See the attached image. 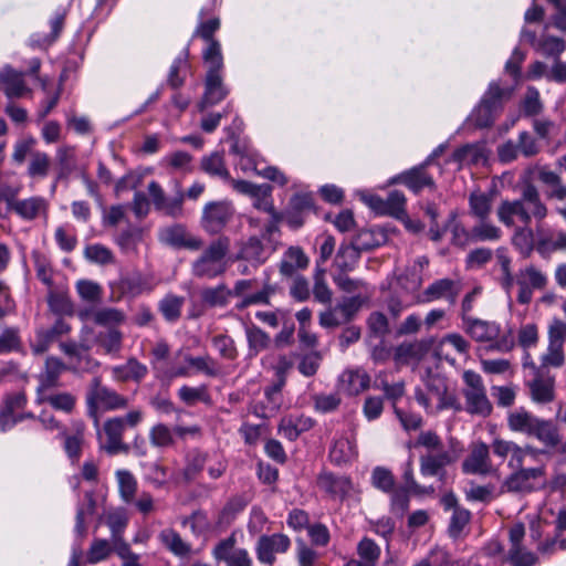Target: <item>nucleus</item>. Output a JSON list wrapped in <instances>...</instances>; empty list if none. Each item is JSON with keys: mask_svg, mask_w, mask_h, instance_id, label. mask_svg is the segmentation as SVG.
<instances>
[{"mask_svg": "<svg viewBox=\"0 0 566 566\" xmlns=\"http://www.w3.org/2000/svg\"><path fill=\"white\" fill-rule=\"evenodd\" d=\"M56 158L59 161V171L55 179V182L52 186V190L55 189L56 182L69 176L74 166V148L71 146L60 147L56 151Z\"/></svg>", "mask_w": 566, "mask_h": 566, "instance_id": "53", "label": "nucleus"}, {"mask_svg": "<svg viewBox=\"0 0 566 566\" xmlns=\"http://www.w3.org/2000/svg\"><path fill=\"white\" fill-rule=\"evenodd\" d=\"M86 426L82 420L72 421V432L62 431L64 441V451L73 463L77 462L82 455L85 443Z\"/></svg>", "mask_w": 566, "mask_h": 566, "instance_id": "24", "label": "nucleus"}, {"mask_svg": "<svg viewBox=\"0 0 566 566\" xmlns=\"http://www.w3.org/2000/svg\"><path fill=\"white\" fill-rule=\"evenodd\" d=\"M234 216V208L229 201L208 202L202 210L201 227L209 234L220 233Z\"/></svg>", "mask_w": 566, "mask_h": 566, "instance_id": "14", "label": "nucleus"}, {"mask_svg": "<svg viewBox=\"0 0 566 566\" xmlns=\"http://www.w3.org/2000/svg\"><path fill=\"white\" fill-rule=\"evenodd\" d=\"M512 243L515 249L524 256L527 258L534 250L535 247V232L527 227H520L515 230L512 237Z\"/></svg>", "mask_w": 566, "mask_h": 566, "instance_id": "42", "label": "nucleus"}, {"mask_svg": "<svg viewBox=\"0 0 566 566\" xmlns=\"http://www.w3.org/2000/svg\"><path fill=\"white\" fill-rule=\"evenodd\" d=\"M520 201L527 213L528 223L531 224L534 219L537 223V233H539V223L548 214V208L542 200L539 191L533 184L527 182L521 190Z\"/></svg>", "mask_w": 566, "mask_h": 566, "instance_id": "17", "label": "nucleus"}, {"mask_svg": "<svg viewBox=\"0 0 566 566\" xmlns=\"http://www.w3.org/2000/svg\"><path fill=\"white\" fill-rule=\"evenodd\" d=\"M469 213L479 221L488 220L492 213L494 193L492 191H481L480 189L470 192Z\"/></svg>", "mask_w": 566, "mask_h": 566, "instance_id": "27", "label": "nucleus"}, {"mask_svg": "<svg viewBox=\"0 0 566 566\" xmlns=\"http://www.w3.org/2000/svg\"><path fill=\"white\" fill-rule=\"evenodd\" d=\"M184 301V297L177 295H166L159 304V310L164 317L169 322L178 319L181 313Z\"/></svg>", "mask_w": 566, "mask_h": 566, "instance_id": "59", "label": "nucleus"}, {"mask_svg": "<svg viewBox=\"0 0 566 566\" xmlns=\"http://www.w3.org/2000/svg\"><path fill=\"white\" fill-rule=\"evenodd\" d=\"M463 328L473 340L485 344L490 349L506 353L515 345L512 332L502 331L495 322L470 318L464 322Z\"/></svg>", "mask_w": 566, "mask_h": 566, "instance_id": "4", "label": "nucleus"}, {"mask_svg": "<svg viewBox=\"0 0 566 566\" xmlns=\"http://www.w3.org/2000/svg\"><path fill=\"white\" fill-rule=\"evenodd\" d=\"M88 416L94 419L95 427L98 428V409L114 411L125 409L128 406V399L117 391L103 386L98 377L92 380L91 388L86 396Z\"/></svg>", "mask_w": 566, "mask_h": 566, "instance_id": "6", "label": "nucleus"}, {"mask_svg": "<svg viewBox=\"0 0 566 566\" xmlns=\"http://www.w3.org/2000/svg\"><path fill=\"white\" fill-rule=\"evenodd\" d=\"M82 321H93L95 324L108 329L116 328L126 321V315L118 308L101 307L96 310H82L78 312Z\"/></svg>", "mask_w": 566, "mask_h": 566, "instance_id": "21", "label": "nucleus"}, {"mask_svg": "<svg viewBox=\"0 0 566 566\" xmlns=\"http://www.w3.org/2000/svg\"><path fill=\"white\" fill-rule=\"evenodd\" d=\"M342 388L348 395H358L369 387L370 378L361 369L345 370L339 378Z\"/></svg>", "mask_w": 566, "mask_h": 566, "instance_id": "35", "label": "nucleus"}, {"mask_svg": "<svg viewBox=\"0 0 566 566\" xmlns=\"http://www.w3.org/2000/svg\"><path fill=\"white\" fill-rule=\"evenodd\" d=\"M51 168V158L46 153L34 151L28 164V176L32 179L45 178Z\"/></svg>", "mask_w": 566, "mask_h": 566, "instance_id": "43", "label": "nucleus"}, {"mask_svg": "<svg viewBox=\"0 0 566 566\" xmlns=\"http://www.w3.org/2000/svg\"><path fill=\"white\" fill-rule=\"evenodd\" d=\"M357 554L360 557L358 562L361 566H376L380 548L373 539L365 537L357 545Z\"/></svg>", "mask_w": 566, "mask_h": 566, "instance_id": "52", "label": "nucleus"}, {"mask_svg": "<svg viewBox=\"0 0 566 566\" xmlns=\"http://www.w3.org/2000/svg\"><path fill=\"white\" fill-rule=\"evenodd\" d=\"M219 28L220 20L218 18H213L201 22L193 33V36H199L207 43L206 49L202 51L203 62H206L207 54L212 51H216V54L218 53V59L223 60L221 44L213 38ZM214 59L217 60V56Z\"/></svg>", "mask_w": 566, "mask_h": 566, "instance_id": "29", "label": "nucleus"}, {"mask_svg": "<svg viewBox=\"0 0 566 566\" xmlns=\"http://www.w3.org/2000/svg\"><path fill=\"white\" fill-rule=\"evenodd\" d=\"M114 552V544L105 538H95L92 541L87 552L86 562L97 564L107 559Z\"/></svg>", "mask_w": 566, "mask_h": 566, "instance_id": "48", "label": "nucleus"}, {"mask_svg": "<svg viewBox=\"0 0 566 566\" xmlns=\"http://www.w3.org/2000/svg\"><path fill=\"white\" fill-rule=\"evenodd\" d=\"M290 544V538L284 534L263 535L256 544L258 559L263 564L272 565L275 562V554L285 553Z\"/></svg>", "mask_w": 566, "mask_h": 566, "instance_id": "18", "label": "nucleus"}, {"mask_svg": "<svg viewBox=\"0 0 566 566\" xmlns=\"http://www.w3.org/2000/svg\"><path fill=\"white\" fill-rule=\"evenodd\" d=\"M325 269L322 266H316L315 273H314V287H313V294L317 302L322 304H328L332 301V291L328 287L326 281H325Z\"/></svg>", "mask_w": 566, "mask_h": 566, "instance_id": "55", "label": "nucleus"}, {"mask_svg": "<svg viewBox=\"0 0 566 566\" xmlns=\"http://www.w3.org/2000/svg\"><path fill=\"white\" fill-rule=\"evenodd\" d=\"M8 209L24 222L44 221L50 216V200L40 195L17 198L13 195L4 196Z\"/></svg>", "mask_w": 566, "mask_h": 566, "instance_id": "8", "label": "nucleus"}, {"mask_svg": "<svg viewBox=\"0 0 566 566\" xmlns=\"http://www.w3.org/2000/svg\"><path fill=\"white\" fill-rule=\"evenodd\" d=\"M564 346L548 343L547 350L542 356V364L538 368H542V370L548 367L558 368L564 365Z\"/></svg>", "mask_w": 566, "mask_h": 566, "instance_id": "62", "label": "nucleus"}, {"mask_svg": "<svg viewBox=\"0 0 566 566\" xmlns=\"http://www.w3.org/2000/svg\"><path fill=\"white\" fill-rule=\"evenodd\" d=\"M360 258V251L354 244L342 245L334 260L338 272H350L355 269Z\"/></svg>", "mask_w": 566, "mask_h": 566, "instance_id": "40", "label": "nucleus"}, {"mask_svg": "<svg viewBox=\"0 0 566 566\" xmlns=\"http://www.w3.org/2000/svg\"><path fill=\"white\" fill-rule=\"evenodd\" d=\"M159 237L161 242L178 249L184 248L197 251L203 245V241L200 238L190 234L181 224L163 229Z\"/></svg>", "mask_w": 566, "mask_h": 566, "instance_id": "19", "label": "nucleus"}, {"mask_svg": "<svg viewBox=\"0 0 566 566\" xmlns=\"http://www.w3.org/2000/svg\"><path fill=\"white\" fill-rule=\"evenodd\" d=\"M416 447H422L427 453L420 457V472L423 476H442L446 467L457 462L462 454L458 441L450 440L444 448L441 438L431 430L422 431L416 440Z\"/></svg>", "mask_w": 566, "mask_h": 566, "instance_id": "1", "label": "nucleus"}, {"mask_svg": "<svg viewBox=\"0 0 566 566\" xmlns=\"http://www.w3.org/2000/svg\"><path fill=\"white\" fill-rule=\"evenodd\" d=\"M429 163L430 158H428L423 164L401 172L394 179V182H400L405 185L415 193L420 192L426 187L433 189L436 186L434 180L426 171Z\"/></svg>", "mask_w": 566, "mask_h": 566, "instance_id": "20", "label": "nucleus"}, {"mask_svg": "<svg viewBox=\"0 0 566 566\" xmlns=\"http://www.w3.org/2000/svg\"><path fill=\"white\" fill-rule=\"evenodd\" d=\"M517 285H527L532 289L542 290L547 284L546 275L533 265H528L517 273L516 276Z\"/></svg>", "mask_w": 566, "mask_h": 566, "instance_id": "47", "label": "nucleus"}, {"mask_svg": "<svg viewBox=\"0 0 566 566\" xmlns=\"http://www.w3.org/2000/svg\"><path fill=\"white\" fill-rule=\"evenodd\" d=\"M144 418V413L139 409L128 411L123 417H113L107 419L103 424V431L106 437V442L103 444V449L108 454H116L120 451L126 450V446L123 443V433L125 428L137 427Z\"/></svg>", "mask_w": 566, "mask_h": 566, "instance_id": "10", "label": "nucleus"}, {"mask_svg": "<svg viewBox=\"0 0 566 566\" xmlns=\"http://www.w3.org/2000/svg\"><path fill=\"white\" fill-rule=\"evenodd\" d=\"M96 500L92 492L84 494V501L77 507L76 512V532L83 536L86 533V520L95 513Z\"/></svg>", "mask_w": 566, "mask_h": 566, "instance_id": "46", "label": "nucleus"}, {"mask_svg": "<svg viewBox=\"0 0 566 566\" xmlns=\"http://www.w3.org/2000/svg\"><path fill=\"white\" fill-rule=\"evenodd\" d=\"M464 387L462 389L465 399V410L471 415L488 417L492 412V403L488 398L482 377L473 371L463 373Z\"/></svg>", "mask_w": 566, "mask_h": 566, "instance_id": "11", "label": "nucleus"}, {"mask_svg": "<svg viewBox=\"0 0 566 566\" xmlns=\"http://www.w3.org/2000/svg\"><path fill=\"white\" fill-rule=\"evenodd\" d=\"M128 524V516L123 509H117L106 515V525L111 530L114 548L126 543L123 537L124 530Z\"/></svg>", "mask_w": 566, "mask_h": 566, "instance_id": "37", "label": "nucleus"}, {"mask_svg": "<svg viewBox=\"0 0 566 566\" xmlns=\"http://www.w3.org/2000/svg\"><path fill=\"white\" fill-rule=\"evenodd\" d=\"M452 158L460 165H478L488 159V150L483 143L464 145L454 150Z\"/></svg>", "mask_w": 566, "mask_h": 566, "instance_id": "34", "label": "nucleus"}, {"mask_svg": "<svg viewBox=\"0 0 566 566\" xmlns=\"http://www.w3.org/2000/svg\"><path fill=\"white\" fill-rule=\"evenodd\" d=\"M230 240L220 237L212 241L203 253L193 262L192 272L198 277L212 279L226 271L224 258L229 252Z\"/></svg>", "mask_w": 566, "mask_h": 566, "instance_id": "7", "label": "nucleus"}, {"mask_svg": "<svg viewBox=\"0 0 566 566\" xmlns=\"http://www.w3.org/2000/svg\"><path fill=\"white\" fill-rule=\"evenodd\" d=\"M85 258L97 264H111L114 262V255L112 251L102 244H91L84 250Z\"/></svg>", "mask_w": 566, "mask_h": 566, "instance_id": "63", "label": "nucleus"}, {"mask_svg": "<svg viewBox=\"0 0 566 566\" xmlns=\"http://www.w3.org/2000/svg\"><path fill=\"white\" fill-rule=\"evenodd\" d=\"M212 556L218 562H224L227 566H252L248 551L237 547L235 533L218 542L212 549Z\"/></svg>", "mask_w": 566, "mask_h": 566, "instance_id": "16", "label": "nucleus"}, {"mask_svg": "<svg viewBox=\"0 0 566 566\" xmlns=\"http://www.w3.org/2000/svg\"><path fill=\"white\" fill-rule=\"evenodd\" d=\"M317 486L331 497L344 500L353 490V483L347 476H337L331 472H322L317 478Z\"/></svg>", "mask_w": 566, "mask_h": 566, "instance_id": "23", "label": "nucleus"}, {"mask_svg": "<svg viewBox=\"0 0 566 566\" xmlns=\"http://www.w3.org/2000/svg\"><path fill=\"white\" fill-rule=\"evenodd\" d=\"M71 326L63 319H57L50 328L36 331L35 338L31 344V349L35 355L45 353L51 344L59 337L69 334Z\"/></svg>", "mask_w": 566, "mask_h": 566, "instance_id": "22", "label": "nucleus"}, {"mask_svg": "<svg viewBox=\"0 0 566 566\" xmlns=\"http://www.w3.org/2000/svg\"><path fill=\"white\" fill-rule=\"evenodd\" d=\"M496 214L499 220L506 227L515 226L516 219L523 224L522 227L530 226L527 213L520 198L515 200H503L497 207Z\"/></svg>", "mask_w": 566, "mask_h": 566, "instance_id": "30", "label": "nucleus"}, {"mask_svg": "<svg viewBox=\"0 0 566 566\" xmlns=\"http://www.w3.org/2000/svg\"><path fill=\"white\" fill-rule=\"evenodd\" d=\"M507 428L512 432L534 437L547 447H556L560 442L558 430L551 421L537 418L524 408L507 415Z\"/></svg>", "mask_w": 566, "mask_h": 566, "instance_id": "3", "label": "nucleus"}, {"mask_svg": "<svg viewBox=\"0 0 566 566\" xmlns=\"http://www.w3.org/2000/svg\"><path fill=\"white\" fill-rule=\"evenodd\" d=\"M491 450L502 462L506 461L511 470L523 465L527 457L535 458L543 452L530 444L521 446L513 440L503 438H494L491 442Z\"/></svg>", "mask_w": 566, "mask_h": 566, "instance_id": "12", "label": "nucleus"}, {"mask_svg": "<svg viewBox=\"0 0 566 566\" xmlns=\"http://www.w3.org/2000/svg\"><path fill=\"white\" fill-rule=\"evenodd\" d=\"M0 87L8 98H20L31 93L24 83L23 73L9 66L0 72Z\"/></svg>", "mask_w": 566, "mask_h": 566, "instance_id": "25", "label": "nucleus"}, {"mask_svg": "<svg viewBox=\"0 0 566 566\" xmlns=\"http://www.w3.org/2000/svg\"><path fill=\"white\" fill-rule=\"evenodd\" d=\"M245 336L250 356H256L260 352L270 346L271 337L269 334L255 325L247 326Z\"/></svg>", "mask_w": 566, "mask_h": 566, "instance_id": "41", "label": "nucleus"}, {"mask_svg": "<svg viewBox=\"0 0 566 566\" xmlns=\"http://www.w3.org/2000/svg\"><path fill=\"white\" fill-rule=\"evenodd\" d=\"M35 402L38 405L49 403L53 409L71 413L76 405V397L67 391L51 392L44 390L36 392Z\"/></svg>", "mask_w": 566, "mask_h": 566, "instance_id": "32", "label": "nucleus"}, {"mask_svg": "<svg viewBox=\"0 0 566 566\" xmlns=\"http://www.w3.org/2000/svg\"><path fill=\"white\" fill-rule=\"evenodd\" d=\"M66 369L64 363L54 356H49L45 359L44 368L38 376L39 386L36 392L51 390L59 385L60 375Z\"/></svg>", "mask_w": 566, "mask_h": 566, "instance_id": "28", "label": "nucleus"}, {"mask_svg": "<svg viewBox=\"0 0 566 566\" xmlns=\"http://www.w3.org/2000/svg\"><path fill=\"white\" fill-rule=\"evenodd\" d=\"M216 51L209 52L206 56L207 74L205 80V93L198 102L199 112L203 113L207 108L222 102L229 91L223 84L221 75L223 69V60L214 59ZM217 57H219L217 55Z\"/></svg>", "mask_w": 566, "mask_h": 566, "instance_id": "5", "label": "nucleus"}, {"mask_svg": "<svg viewBox=\"0 0 566 566\" xmlns=\"http://www.w3.org/2000/svg\"><path fill=\"white\" fill-rule=\"evenodd\" d=\"M386 239L385 232L380 229H365L355 235L352 244L361 252L380 247L386 242Z\"/></svg>", "mask_w": 566, "mask_h": 566, "instance_id": "38", "label": "nucleus"}, {"mask_svg": "<svg viewBox=\"0 0 566 566\" xmlns=\"http://www.w3.org/2000/svg\"><path fill=\"white\" fill-rule=\"evenodd\" d=\"M160 543L176 556H187L191 552V546L186 543L181 536L171 528L163 530L159 533Z\"/></svg>", "mask_w": 566, "mask_h": 566, "instance_id": "39", "label": "nucleus"}, {"mask_svg": "<svg viewBox=\"0 0 566 566\" xmlns=\"http://www.w3.org/2000/svg\"><path fill=\"white\" fill-rule=\"evenodd\" d=\"M76 291L80 297L88 303H99L103 296L102 286L91 280H80L76 282Z\"/></svg>", "mask_w": 566, "mask_h": 566, "instance_id": "57", "label": "nucleus"}, {"mask_svg": "<svg viewBox=\"0 0 566 566\" xmlns=\"http://www.w3.org/2000/svg\"><path fill=\"white\" fill-rule=\"evenodd\" d=\"M146 374L147 367L135 358H129L126 364L112 368L113 378L117 381H139Z\"/></svg>", "mask_w": 566, "mask_h": 566, "instance_id": "36", "label": "nucleus"}, {"mask_svg": "<svg viewBox=\"0 0 566 566\" xmlns=\"http://www.w3.org/2000/svg\"><path fill=\"white\" fill-rule=\"evenodd\" d=\"M201 168L205 172L222 179H230L229 171L224 165L221 154L213 153L201 160Z\"/></svg>", "mask_w": 566, "mask_h": 566, "instance_id": "51", "label": "nucleus"}, {"mask_svg": "<svg viewBox=\"0 0 566 566\" xmlns=\"http://www.w3.org/2000/svg\"><path fill=\"white\" fill-rule=\"evenodd\" d=\"M232 296L231 290L220 284L216 287H207L201 291L202 302L210 307H223L229 303Z\"/></svg>", "mask_w": 566, "mask_h": 566, "instance_id": "45", "label": "nucleus"}, {"mask_svg": "<svg viewBox=\"0 0 566 566\" xmlns=\"http://www.w3.org/2000/svg\"><path fill=\"white\" fill-rule=\"evenodd\" d=\"M473 240L475 241H496L502 237V231L495 224L488 222V220L480 221L472 227Z\"/></svg>", "mask_w": 566, "mask_h": 566, "instance_id": "61", "label": "nucleus"}, {"mask_svg": "<svg viewBox=\"0 0 566 566\" xmlns=\"http://www.w3.org/2000/svg\"><path fill=\"white\" fill-rule=\"evenodd\" d=\"M491 446L476 441L471 444L470 453L462 462V471L465 474L493 475L497 468L492 464L490 457Z\"/></svg>", "mask_w": 566, "mask_h": 566, "instance_id": "15", "label": "nucleus"}, {"mask_svg": "<svg viewBox=\"0 0 566 566\" xmlns=\"http://www.w3.org/2000/svg\"><path fill=\"white\" fill-rule=\"evenodd\" d=\"M358 455L354 437H339L335 439L329 450V459L337 465L347 464Z\"/></svg>", "mask_w": 566, "mask_h": 566, "instance_id": "31", "label": "nucleus"}, {"mask_svg": "<svg viewBox=\"0 0 566 566\" xmlns=\"http://www.w3.org/2000/svg\"><path fill=\"white\" fill-rule=\"evenodd\" d=\"M96 340L106 354H117L122 348L123 334L117 328H111L99 333Z\"/></svg>", "mask_w": 566, "mask_h": 566, "instance_id": "58", "label": "nucleus"}, {"mask_svg": "<svg viewBox=\"0 0 566 566\" xmlns=\"http://www.w3.org/2000/svg\"><path fill=\"white\" fill-rule=\"evenodd\" d=\"M275 293V287L271 284H264L262 290L243 296V298L235 304V308L239 311H242L250 305L255 304H263L269 305L270 304V297Z\"/></svg>", "mask_w": 566, "mask_h": 566, "instance_id": "56", "label": "nucleus"}, {"mask_svg": "<svg viewBox=\"0 0 566 566\" xmlns=\"http://www.w3.org/2000/svg\"><path fill=\"white\" fill-rule=\"evenodd\" d=\"M415 398L428 415H437L449 409L454 411L462 409L455 392L449 388L447 379L438 374L427 377L424 387L416 389Z\"/></svg>", "mask_w": 566, "mask_h": 566, "instance_id": "2", "label": "nucleus"}, {"mask_svg": "<svg viewBox=\"0 0 566 566\" xmlns=\"http://www.w3.org/2000/svg\"><path fill=\"white\" fill-rule=\"evenodd\" d=\"M523 366L532 370L533 378L527 382L532 400L537 403L553 401L555 398L554 377L546 374L542 368H538V366L530 360V355H526Z\"/></svg>", "mask_w": 566, "mask_h": 566, "instance_id": "13", "label": "nucleus"}, {"mask_svg": "<svg viewBox=\"0 0 566 566\" xmlns=\"http://www.w3.org/2000/svg\"><path fill=\"white\" fill-rule=\"evenodd\" d=\"M149 441L156 448H168L175 442L172 431L164 423H157L150 428Z\"/></svg>", "mask_w": 566, "mask_h": 566, "instance_id": "60", "label": "nucleus"}, {"mask_svg": "<svg viewBox=\"0 0 566 566\" xmlns=\"http://www.w3.org/2000/svg\"><path fill=\"white\" fill-rule=\"evenodd\" d=\"M511 97V91L500 87L496 83H491L485 92L481 103L490 106L496 114L501 111L503 103Z\"/></svg>", "mask_w": 566, "mask_h": 566, "instance_id": "49", "label": "nucleus"}, {"mask_svg": "<svg viewBox=\"0 0 566 566\" xmlns=\"http://www.w3.org/2000/svg\"><path fill=\"white\" fill-rule=\"evenodd\" d=\"M546 486V465L525 468L516 467L502 484L505 492L531 493Z\"/></svg>", "mask_w": 566, "mask_h": 566, "instance_id": "9", "label": "nucleus"}, {"mask_svg": "<svg viewBox=\"0 0 566 566\" xmlns=\"http://www.w3.org/2000/svg\"><path fill=\"white\" fill-rule=\"evenodd\" d=\"M262 363L265 367L274 370L276 380L286 382V374L293 367V361L287 356L270 354L262 359Z\"/></svg>", "mask_w": 566, "mask_h": 566, "instance_id": "50", "label": "nucleus"}, {"mask_svg": "<svg viewBox=\"0 0 566 566\" xmlns=\"http://www.w3.org/2000/svg\"><path fill=\"white\" fill-rule=\"evenodd\" d=\"M27 405V396L24 392H14L8 395L4 399V406L0 413V426L2 430L10 428L14 423L18 422L15 419L14 412L17 410L23 409Z\"/></svg>", "mask_w": 566, "mask_h": 566, "instance_id": "33", "label": "nucleus"}, {"mask_svg": "<svg viewBox=\"0 0 566 566\" xmlns=\"http://www.w3.org/2000/svg\"><path fill=\"white\" fill-rule=\"evenodd\" d=\"M119 496L125 503H132L137 493V480L127 470L116 471Z\"/></svg>", "mask_w": 566, "mask_h": 566, "instance_id": "44", "label": "nucleus"}, {"mask_svg": "<svg viewBox=\"0 0 566 566\" xmlns=\"http://www.w3.org/2000/svg\"><path fill=\"white\" fill-rule=\"evenodd\" d=\"M460 293V287L453 280L441 279L434 281L423 291V301L433 302L444 298L450 304H454Z\"/></svg>", "mask_w": 566, "mask_h": 566, "instance_id": "26", "label": "nucleus"}, {"mask_svg": "<svg viewBox=\"0 0 566 566\" xmlns=\"http://www.w3.org/2000/svg\"><path fill=\"white\" fill-rule=\"evenodd\" d=\"M48 304L51 311L57 314L71 313L73 308L67 293L54 290L52 286L49 287Z\"/></svg>", "mask_w": 566, "mask_h": 566, "instance_id": "54", "label": "nucleus"}, {"mask_svg": "<svg viewBox=\"0 0 566 566\" xmlns=\"http://www.w3.org/2000/svg\"><path fill=\"white\" fill-rule=\"evenodd\" d=\"M506 559L513 566H534L537 563L536 555L523 545L510 548Z\"/></svg>", "mask_w": 566, "mask_h": 566, "instance_id": "64", "label": "nucleus"}]
</instances>
